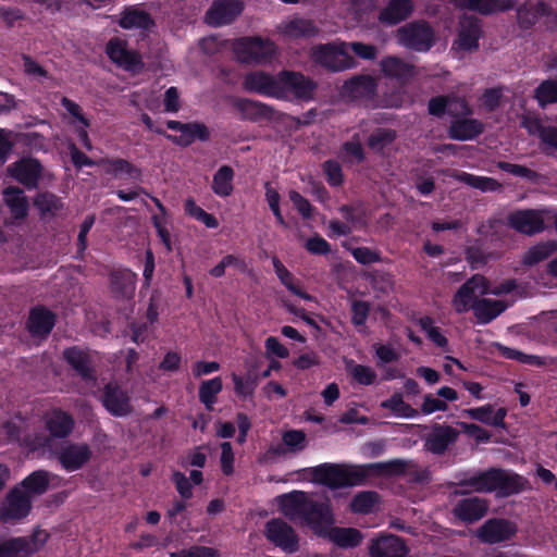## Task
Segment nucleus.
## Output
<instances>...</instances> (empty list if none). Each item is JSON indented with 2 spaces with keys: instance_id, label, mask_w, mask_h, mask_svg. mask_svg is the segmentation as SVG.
I'll return each instance as SVG.
<instances>
[{
  "instance_id": "nucleus-1",
  "label": "nucleus",
  "mask_w": 557,
  "mask_h": 557,
  "mask_svg": "<svg viewBox=\"0 0 557 557\" xmlns=\"http://www.w3.org/2000/svg\"><path fill=\"white\" fill-rule=\"evenodd\" d=\"M407 468V461L392 459L355 467L324 462L309 468L308 471L310 473V480L313 483L327 486L331 490H337L362 485L370 478L400 476L406 473Z\"/></svg>"
},
{
  "instance_id": "nucleus-2",
  "label": "nucleus",
  "mask_w": 557,
  "mask_h": 557,
  "mask_svg": "<svg viewBox=\"0 0 557 557\" xmlns=\"http://www.w3.org/2000/svg\"><path fill=\"white\" fill-rule=\"evenodd\" d=\"M453 484L466 487V490H455L454 495H466L470 492H497L499 496L508 497L525 490L528 480L516 472L492 467L470 476L465 475Z\"/></svg>"
},
{
  "instance_id": "nucleus-3",
  "label": "nucleus",
  "mask_w": 557,
  "mask_h": 557,
  "mask_svg": "<svg viewBox=\"0 0 557 557\" xmlns=\"http://www.w3.org/2000/svg\"><path fill=\"white\" fill-rule=\"evenodd\" d=\"M277 499L281 510L285 516L302 519L319 535H323L325 528L334 521L331 506L327 502L315 500L302 491L283 494Z\"/></svg>"
},
{
  "instance_id": "nucleus-4",
  "label": "nucleus",
  "mask_w": 557,
  "mask_h": 557,
  "mask_svg": "<svg viewBox=\"0 0 557 557\" xmlns=\"http://www.w3.org/2000/svg\"><path fill=\"white\" fill-rule=\"evenodd\" d=\"M397 42L416 52H428L435 44L432 26L424 20L412 21L396 32Z\"/></svg>"
},
{
  "instance_id": "nucleus-5",
  "label": "nucleus",
  "mask_w": 557,
  "mask_h": 557,
  "mask_svg": "<svg viewBox=\"0 0 557 557\" xmlns=\"http://www.w3.org/2000/svg\"><path fill=\"white\" fill-rule=\"evenodd\" d=\"M165 125L169 129L180 132L181 134L178 136L171 135L163 128H157L156 134L164 136L168 140L178 147L186 148L193 145L196 140L206 143L211 138L209 127L202 122L193 121L183 123L181 121L169 120Z\"/></svg>"
},
{
  "instance_id": "nucleus-6",
  "label": "nucleus",
  "mask_w": 557,
  "mask_h": 557,
  "mask_svg": "<svg viewBox=\"0 0 557 557\" xmlns=\"http://www.w3.org/2000/svg\"><path fill=\"white\" fill-rule=\"evenodd\" d=\"M48 533L36 528L29 535L0 540V557H32L47 542Z\"/></svg>"
},
{
  "instance_id": "nucleus-7",
  "label": "nucleus",
  "mask_w": 557,
  "mask_h": 557,
  "mask_svg": "<svg viewBox=\"0 0 557 557\" xmlns=\"http://www.w3.org/2000/svg\"><path fill=\"white\" fill-rule=\"evenodd\" d=\"M234 53L242 63H265L275 54V45L270 39L242 37L233 45Z\"/></svg>"
},
{
  "instance_id": "nucleus-8",
  "label": "nucleus",
  "mask_w": 557,
  "mask_h": 557,
  "mask_svg": "<svg viewBox=\"0 0 557 557\" xmlns=\"http://www.w3.org/2000/svg\"><path fill=\"white\" fill-rule=\"evenodd\" d=\"M282 99L292 95L294 99L309 102L313 100L318 89V83L301 72L283 70L280 72V85Z\"/></svg>"
},
{
  "instance_id": "nucleus-9",
  "label": "nucleus",
  "mask_w": 557,
  "mask_h": 557,
  "mask_svg": "<svg viewBox=\"0 0 557 557\" xmlns=\"http://www.w3.org/2000/svg\"><path fill=\"white\" fill-rule=\"evenodd\" d=\"M104 52L112 63L131 74H139L145 67L140 52L135 49H128L127 41L120 37L110 38L106 45Z\"/></svg>"
},
{
  "instance_id": "nucleus-10",
  "label": "nucleus",
  "mask_w": 557,
  "mask_h": 557,
  "mask_svg": "<svg viewBox=\"0 0 557 557\" xmlns=\"http://www.w3.org/2000/svg\"><path fill=\"white\" fill-rule=\"evenodd\" d=\"M8 175L27 190L39 187L44 178L45 168L39 159L32 156H23L7 168Z\"/></svg>"
},
{
  "instance_id": "nucleus-11",
  "label": "nucleus",
  "mask_w": 557,
  "mask_h": 557,
  "mask_svg": "<svg viewBox=\"0 0 557 557\" xmlns=\"http://www.w3.org/2000/svg\"><path fill=\"white\" fill-rule=\"evenodd\" d=\"M315 63L332 72H341L356 65L355 59L348 51L347 44L320 45L313 50Z\"/></svg>"
},
{
  "instance_id": "nucleus-12",
  "label": "nucleus",
  "mask_w": 557,
  "mask_h": 557,
  "mask_svg": "<svg viewBox=\"0 0 557 557\" xmlns=\"http://www.w3.org/2000/svg\"><path fill=\"white\" fill-rule=\"evenodd\" d=\"M490 293V283L481 274H474L467 280L456 292L453 298V307L457 313H465L472 309L473 304L479 300L478 296Z\"/></svg>"
},
{
  "instance_id": "nucleus-13",
  "label": "nucleus",
  "mask_w": 557,
  "mask_h": 557,
  "mask_svg": "<svg viewBox=\"0 0 557 557\" xmlns=\"http://www.w3.org/2000/svg\"><path fill=\"white\" fill-rule=\"evenodd\" d=\"M267 540L284 553L294 554L299 550V537L294 528L281 518H273L264 525Z\"/></svg>"
},
{
  "instance_id": "nucleus-14",
  "label": "nucleus",
  "mask_w": 557,
  "mask_h": 557,
  "mask_svg": "<svg viewBox=\"0 0 557 557\" xmlns=\"http://www.w3.org/2000/svg\"><path fill=\"white\" fill-rule=\"evenodd\" d=\"M32 510V498L20 486L12 487L0 507V521L3 523L18 522Z\"/></svg>"
},
{
  "instance_id": "nucleus-15",
  "label": "nucleus",
  "mask_w": 557,
  "mask_h": 557,
  "mask_svg": "<svg viewBox=\"0 0 557 557\" xmlns=\"http://www.w3.org/2000/svg\"><path fill=\"white\" fill-rule=\"evenodd\" d=\"M57 460L66 472L83 469L91 457L92 450L87 443H66L57 451Z\"/></svg>"
},
{
  "instance_id": "nucleus-16",
  "label": "nucleus",
  "mask_w": 557,
  "mask_h": 557,
  "mask_svg": "<svg viewBox=\"0 0 557 557\" xmlns=\"http://www.w3.org/2000/svg\"><path fill=\"white\" fill-rule=\"evenodd\" d=\"M516 533L515 522L505 518H491L478 529L476 536L482 543L494 545L511 540Z\"/></svg>"
},
{
  "instance_id": "nucleus-17",
  "label": "nucleus",
  "mask_w": 557,
  "mask_h": 557,
  "mask_svg": "<svg viewBox=\"0 0 557 557\" xmlns=\"http://www.w3.org/2000/svg\"><path fill=\"white\" fill-rule=\"evenodd\" d=\"M242 0H214L205 15V22L212 27L232 24L244 11Z\"/></svg>"
},
{
  "instance_id": "nucleus-18",
  "label": "nucleus",
  "mask_w": 557,
  "mask_h": 557,
  "mask_svg": "<svg viewBox=\"0 0 557 557\" xmlns=\"http://www.w3.org/2000/svg\"><path fill=\"white\" fill-rule=\"evenodd\" d=\"M507 225L520 234L533 236L545 230L541 211L535 209H517L507 215Z\"/></svg>"
},
{
  "instance_id": "nucleus-19",
  "label": "nucleus",
  "mask_w": 557,
  "mask_h": 557,
  "mask_svg": "<svg viewBox=\"0 0 557 557\" xmlns=\"http://www.w3.org/2000/svg\"><path fill=\"white\" fill-rule=\"evenodd\" d=\"M458 437L459 431L454 426L434 423L424 437V448L433 455L442 456L458 441Z\"/></svg>"
},
{
  "instance_id": "nucleus-20",
  "label": "nucleus",
  "mask_w": 557,
  "mask_h": 557,
  "mask_svg": "<svg viewBox=\"0 0 557 557\" xmlns=\"http://www.w3.org/2000/svg\"><path fill=\"white\" fill-rule=\"evenodd\" d=\"M63 359L84 382H97L96 369L88 350L78 346L67 347L63 350Z\"/></svg>"
},
{
  "instance_id": "nucleus-21",
  "label": "nucleus",
  "mask_w": 557,
  "mask_h": 557,
  "mask_svg": "<svg viewBox=\"0 0 557 557\" xmlns=\"http://www.w3.org/2000/svg\"><path fill=\"white\" fill-rule=\"evenodd\" d=\"M233 107L240 113V120L250 122L273 121L278 113L273 106L248 98H236Z\"/></svg>"
},
{
  "instance_id": "nucleus-22",
  "label": "nucleus",
  "mask_w": 557,
  "mask_h": 557,
  "mask_svg": "<svg viewBox=\"0 0 557 557\" xmlns=\"http://www.w3.org/2000/svg\"><path fill=\"white\" fill-rule=\"evenodd\" d=\"M280 85V73L276 77L273 75L262 72L256 71L248 73L244 78V89L249 92H256L262 96L272 97V98H281V89Z\"/></svg>"
},
{
  "instance_id": "nucleus-23",
  "label": "nucleus",
  "mask_w": 557,
  "mask_h": 557,
  "mask_svg": "<svg viewBox=\"0 0 557 557\" xmlns=\"http://www.w3.org/2000/svg\"><path fill=\"white\" fill-rule=\"evenodd\" d=\"M111 293L117 300H129L135 295L137 274L129 269H113L109 274Z\"/></svg>"
},
{
  "instance_id": "nucleus-24",
  "label": "nucleus",
  "mask_w": 557,
  "mask_h": 557,
  "mask_svg": "<svg viewBox=\"0 0 557 557\" xmlns=\"http://www.w3.org/2000/svg\"><path fill=\"white\" fill-rule=\"evenodd\" d=\"M101 399L103 407L114 417H125L132 411L127 393L116 384L108 383Z\"/></svg>"
},
{
  "instance_id": "nucleus-25",
  "label": "nucleus",
  "mask_w": 557,
  "mask_h": 557,
  "mask_svg": "<svg viewBox=\"0 0 557 557\" xmlns=\"http://www.w3.org/2000/svg\"><path fill=\"white\" fill-rule=\"evenodd\" d=\"M488 510V502L478 496L460 499L453 508V515L465 523L482 519Z\"/></svg>"
},
{
  "instance_id": "nucleus-26",
  "label": "nucleus",
  "mask_w": 557,
  "mask_h": 557,
  "mask_svg": "<svg viewBox=\"0 0 557 557\" xmlns=\"http://www.w3.org/2000/svg\"><path fill=\"white\" fill-rule=\"evenodd\" d=\"M343 91L354 100L370 101L376 96L377 83L370 75H357L344 83Z\"/></svg>"
},
{
  "instance_id": "nucleus-27",
  "label": "nucleus",
  "mask_w": 557,
  "mask_h": 557,
  "mask_svg": "<svg viewBox=\"0 0 557 557\" xmlns=\"http://www.w3.org/2000/svg\"><path fill=\"white\" fill-rule=\"evenodd\" d=\"M75 426L73 416L60 408L51 410L45 417V429L51 438H66L69 437Z\"/></svg>"
},
{
  "instance_id": "nucleus-28",
  "label": "nucleus",
  "mask_w": 557,
  "mask_h": 557,
  "mask_svg": "<svg viewBox=\"0 0 557 557\" xmlns=\"http://www.w3.org/2000/svg\"><path fill=\"white\" fill-rule=\"evenodd\" d=\"M408 552L405 541L393 534L374 540L369 548L371 557H407Z\"/></svg>"
},
{
  "instance_id": "nucleus-29",
  "label": "nucleus",
  "mask_w": 557,
  "mask_h": 557,
  "mask_svg": "<svg viewBox=\"0 0 557 557\" xmlns=\"http://www.w3.org/2000/svg\"><path fill=\"white\" fill-rule=\"evenodd\" d=\"M414 11L412 0H388L379 12V21L387 26L398 25L408 20Z\"/></svg>"
},
{
  "instance_id": "nucleus-30",
  "label": "nucleus",
  "mask_w": 557,
  "mask_h": 557,
  "mask_svg": "<svg viewBox=\"0 0 557 557\" xmlns=\"http://www.w3.org/2000/svg\"><path fill=\"white\" fill-rule=\"evenodd\" d=\"M381 70L384 76L396 79L400 84L411 81L417 72L413 64L406 62L399 57L388 55L382 59Z\"/></svg>"
},
{
  "instance_id": "nucleus-31",
  "label": "nucleus",
  "mask_w": 557,
  "mask_h": 557,
  "mask_svg": "<svg viewBox=\"0 0 557 557\" xmlns=\"http://www.w3.org/2000/svg\"><path fill=\"white\" fill-rule=\"evenodd\" d=\"M117 24L123 29L150 30L156 26L152 16L136 5H127L120 13Z\"/></svg>"
},
{
  "instance_id": "nucleus-32",
  "label": "nucleus",
  "mask_w": 557,
  "mask_h": 557,
  "mask_svg": "<svg viewBox=\"0 0 557 557\" xmlns=\"http://www.w3.org/2000/svg\"><path fill=\"white\" fill-rule=\"evenodd\" d=\"M55 325V314L45 307L30 310L27 330L33 336L47 337Z\"/></svg>"
},
{
  "instance_id": "nucleus-33",
  "label": "nucleus",
  "mask_w": 557,
  "mask_h": 557,
  "mask_svg": "<svg viewBox=\"0 0 557 557\" xmlns=\"http://www.w3.org/2000/svg\"><path fill=\"white\" fill-rule=\"evenodd\" d=\"M483 132L484 124L482 121L467 116L454 119L448 127L449 138L460 141L475 139Z\"/></svg>"
},
{
  "instance_id": "nucleus-34",
  "label": "nucleus",
  "mask_w": 557,
  "mask_h": 557,
  "mask_svg": "<svg viewBox=\"0 0 557 557\" xmlns=\"http://www.w3.org/2000/svg\"><path fill=\"white\" fill-rule=\"evenodd\" d=\"M462 413L470 419L482 422L486 425L494 428L506 426L505 418L507 416V409L504 407L494 411V407L491 404H486L481 407L465 409Z\"/></svg>"
},
{
  "instance_id": "nucleus-35",
  "label": "nucleus",
  "mask_w": 557,
  "mask_h": 557,
  "mask_svg": "<svg viewBox=\"0 0 557 557\" xmlns=\"http://www.w3.org/2000/svg\"><path fill=\"white\" fill-rule=\"evenodd\" d=\"M3 202L15 220H24L28 215L29 202L24 190L18 186H8L3 189Z\"/></svg>"
},
{
  "instance_id": "nucleus-36",
  "label": "nucleus",
  "mask_w": 557,
  "mask_h": 557,
  "mask_svg": "<svg viewBox=\"0 0 557 557\" xmlns=\"http://www.w3.org/2000/svg\"><path fill=\"white\" fill-rule=\"evenodd\" d=\"M507 308L508 304L506 301L491 298H481L472 306L474 317L480 324H488Z\"/></svg>"
},
{
  "instance_id": "nucleus-37",
  "label": "nucleus",
  "mask_w": 557,
  "mask_h": 557,
  "mask_svg": "<svg viewBox=\"0 0 557 557\" xmlns=\"http://www.w3.org/2000/svg\"><path fill=\"white\" fill-rule=\"evenodd\" d=\"M272 264L274 272L280 280L281 284L284 285L292 294L298 296L306 301H313L314 297L309 293L301 289L294 274L283 264L278 257H272Z\"/></svg>"
},
{
  "instance_id": "nucleus-38",
  "label": "nucleus",
  "mask_w": 557,
  "mask_h": 557,
  "mask_svg": "<svg viewBox=\"0 0 557 557\" xmlns=\"http://www.w3.org/2000/svg\"><path fill=\"white\" fill-rule=\"evenodd\" d=\"M547 11V3L544 1L525 2L517 10V20L519 27L522 29H530Z\"/></svg>"
},
{
  "instance_id": "nucleus-39",
  "label": "nucleus",
  "mask_w": 557,
  "mask_h": 557,
  "mask_svg": "<svg viewBox=\"0 0 557 557\" xmlns=\"http://www.w3.org/2000/svg\"><path fill=\"white\" fill-rule=\"evenodd\" d=\"M282 33L292 39L312 38L319 34V28L312 20L295 17L283 25Z\"/></svg>"
},
{
  "instance_id": "nucleus-40",
  "label": "nucleus",
  "mask_w": 557,
  "mask_h": 557,
  "mask_svg": "<svg viewBox=\"0 0 557 557\" xmlns=\"http://www.w3.org/2000/svg\"><path fill=\"white\" fill-rule=\"evenodd\" d=\"M50 485V473L47 470L39 469L25 476L20 483V487L29 495L40 496L45 494Z\"/></svg>"
},
{
  "instance_id": "nucleus-41",
  "label": "nucleus",
  "mask_w": 557,
  "mask_h": 557,
  "mask_svg": "<svg viewBox=\"0 0 557 557\" xmlns=\"http://www.w3.org/2000/svg\"><path fill=\"white\" fill-rule=\"evenodd\" d=\"M235 394L242 399L251 398L259 385V374L250 369L244 375L232 373Z\"/></svg>"
},
{
  "instance_id": "nucleus-42",
  "label": "nucleus",
  "mask_w": 557,
  "mask_h": 557,
  "mask_svg": "<svg viewBox=\"0 0 557 557\" xmlns=\"http://www.w3.org/2000/svg\"><path fill=\"white\" fill-rule=\"evenodd\" d=\"M222 389L223 381L221 376L201 381L198 388V398L208 411H212L214 409V404L218 401V395Z\"/></svg>"
},
{
  "instance_id": "nucleus-43",
  "label": "nucleus",
  "mask_w": 557,
  "mask_h": 557,
  "mask_svg": "<svg viewBox=\"0 0 557 557\" xmlns=\"http://www.w3.org/2000/svg\"><path fill=\"white\" fill-rule=\"evenodd\" d=\"M557 251L556 240H546L531 246L522 257V263L527 267H534L548 259Z\"/></svg>"
},
{
  "instance_id": "nucleus-44",
  "label": "nucleus",
  "mask_w": 557,
  "mask_h": 557,
  "mask_svg": "<svg viewBox=\"0 0 557 557\" xmlns=\"http://www.w3.org/2000/svg\"><path fill=\"white\" fill-rule=\"evenodd\" d=\"M331 542L342 548L357 547L362 541V534L355 528L334 527L327 533Z\"/></svg>"
},
{
  "instance_id": "nucleus-45",
  "label": "nucleus",
  "mask_w": 557,
  "mask_h": 557,
  "mask_svg": "<svg viewBox=\"0 0 557 557\" xmlns=\"http://www.w3.org/2000/svg\"><path fill=\"white\" fill-rule=\"evenodd\" d=\"M33 203L35 208L39 211L41 218L48 215L55 216L58 212L63 209V202L61 201V199L50 191L38 193L34 197Z\"/></svg>"
},
{
  "instance_id": "nucleus-46",
  "label": "nucleus",
  "mask_w": 557,
  "mask_h": 557,
  "mask_svg": "<svg viewBox=\"0 0 557 557\" xmlns=\"http://www.w3.org/2000/svg\"><path fill=\"white\" fill-rule=\"evenodd\" d=\"M235 172L230 165H222L213 175L211 188L220 197H227L233 193Z\"/></svg>"
},
{
  "instance_id": "nucleus-47",
  "label": "nucleus",
  "mask_w": 557,
  "mask_h": 557,
  "mask_svg": "<svg viewBox=\"0 0 557 557\" xmlns=\"http://www.w3.org/2000/svg\"><path fill=\"white\" fill-rule=\"evenodd\" d=\"M381 407L391 410L394 416L398 418L413 419L419 416V411L411 405L405 403L403 395L398 392L383 400Z\"/></svg>"
},
{
  "instance_id": "nucleus-48",
  "label": "nucleus",
  "mask_w": 557,
  "mask_h": 557,
  "mask_svg": "<svg viewBox=\"0 0 557 557\" xmlns=\"http://www.w3.org/2000/svg\"><path fill=\"white\" fill-rule=\"evenodd\" d=\"M103 162L109 165V168L107 169V173L115 177H121L123 174H125L128 178L132 180L141 178V170L125 159H107Z\"/></svg>"
},
{
  "instance_id": "nucleus-49",
  "label": "nucleus",
  "mask_w": 557,
  "mask_h": 557,
  "mask_svg": "<svg viewBox=\"0 0 557 557\" xmlns=\"http://www.w3.org/2000/svg\"><path fill=\"white\" fill-rule=\"evenodd\" d=\"M533 97L542 109H545L548 104L557 103V79L548 78L540 83Z\"/></svg>"
},
{
  "instance_id": "nucleus-50",
  "label": "nucleus",
  "mask_w": 557,
  "mask_h": 557,
  "mask_svg": "<svg viewBox=\"0 0 557 557\" xmlns=\"http://www.w3.org/2000/svg\"><path fill=\"white\" fill-rule=\"evenodd\" d=\"M457 178L459 182L481 191H495L500 188V183L493 177L461 172Z\"/></svg>"
},
{
  "instance_id": "nucleus-51",
  "label": "nucleus",
  "mask_w": 557,
  "mask_h": 557,
  "mask_svg": "<svg viewBox=\"0 0 557 557\" xmlns=\"http://www.w3.org/2000/svg\"><path fill=\"white\" fill-rule=\"evenodd\" d=\"M498 350L500 355L509 360H516L523 364L534 366V367H545L547 364L545 358L536 355H528L523 351H520L515 348H510L504 345H498Z\"/></svg>"
},
{
  "instance_id": "nucleus-52",
  "label": "nucleus",
  "mask_w": 557,
  "mask_h": 557,
  "mask_svg": "<svg viewBox=\"0 0 557 557\" xmlns=\"http://www.w3.org/2000/svg\"><path fill=\"white\" fill-rule=\"evenodd\" d=\"M379 502L375 491H362L357 493L350 502V510L355 513H369Z\"/></svg>"
},
{
  "instance_id": "nucleus-53",
  "label": "nucleus",
  "mask_w": 557,
  "mask_h": 557,
  "mask_svg": "<svg viewBox=\"0 0 557 557\" xmlns=\"http://www.w3.org/2000/svg\"><path fill=\"white\" fill-rule=\"evenodd\" d=\"M535 129L541 145L543 146L542 151L545 154L557 152V127L554 125H543L537 122Z\"/></svg>"
},
{
  "instance_id": "nucleus-54",
  "label": "nucleus",
  "mask_w": 557,
  "mask_h": 557,
  "mask_svg": "<svg viewBox=\"0 0 557 557\" xmlns=\"http://www.w3.org/2000/svg\"><path fill=\"white\" fill-rule=\"evenodd\" d=\"M422 331L426 333L428 338L440 348H446L447 337L442 333L438 326H434V320L430 315H423L417 320Z\"/></svg>"
},
{
  "instance_id": "nucleus-55",
  "label": "nucleus",
  "mask_w": 557,
  "mask_h": 557,
  "mask_svg": "<svg viewBox=\"0 0 557 557\" xmlns=\"http://www.w3.org/2000/svg\"><path fill=\"white\" fill-rule=\"evenodd\" d=\"M347 369L352 380L360 385L369 386L376 380V372L371 367L354 363L351 360Z\"/></svg>"
},
{
  "instance_id": "nucleus-56",
  "label": "nucleus",
  "mask_w": 557,
  "mask_h": 557,
  "mask_svg": "<svg viewBox=\"0 0 557 557\" xmlns=\"http://www.w3.org/2000/svg\"><path fill=\"white\" fill-rule=\"evenodd\" d=\"M481 28L476 23H470L458 35L459 47L463 50H472L479 47Z\"/></svg>"
},
{
  "instance_id": "nucleus-57",
  "label": "nucleus",
  "mask_w": 557,
  "mask_h": 557,
  "mask_svg": "<svg viewBox=\"0 0 557 557\" xmlns=\"http://www.w3.org/2000/svg\"><path fill=\"white\" fill-rule=\"evenodd\" d=\"M396 131L392 128H376L368 138V146L373 150H383L396 139Z\"/></svg>"
},
{
  "instance_id": "nucleus-58",
  "label": "nucleus",
  "mask_w": 557,
  "mask_h": 557,
  "mask_svg": "<svg viewBox=\"0 0 557 557\" xmlns=\"http://www.w3.org/2000/svg\"><path fill=\"white\" fill-rule=\"evenodd\" d=\"M497 168L506 173L525 178L532 183H536L540 178V174L536 171L529 169L525 165L499 161L497 162Z\"/></svg>"
},
{
  "instance_id": "nucleus-59",
  "label": "nucleus",
  "mask_w": 557,
  "mask_h": 557,
  "mask_svg": "<svg viewBox=\"0 0 557 557\" xmlns=\"http://www.w3.org/2000/svg\"><path fill=\"white\" fill-rule=\"evenodd\" d=\"M322 169L326 177V181L331 186L337 187L343 184V170L341 164L336 160L329 159L324 161L322 164Z\"/></svg>"
},
{
  "instance_id": "nucleus-60",
  "label": "nucleus",
  "mask_w": 557,
  "mask_h": 557,
  "mask_svg": "<svg viewBox=\"0 0 557 557\" xmlns=\"http://www.w3.org/2000/svg\"><path fill=\"white\" fill-rule=\"evenodd\" d=\"M449 96V106L447 108V113L455 117L460 119L463 116H469L473 113V110L471 106L468 103V101L462 98L455 95H448Z\"/></svg>"
},
{
  "instance_id": "nucleus-61",
  "label": "nucleus",
  "mask_w": 557,
  "mask_h": 557,
  "mask_svg": "<svg viewBox=\"0 0 557 557\" xmlns=\"http://www.w3.org/2000/svg\"><path fill=\"white\" fill-rule=\"evenodd\" d=\"M288 197L293 202L295 209L304 219H311L313 216V206L300 193L292 189L288 193Z\"/></svg>"
},
{
  "instance_id": "nucleus-62",
  "label": "nucleus",
  "mask_w": 557,
  "mask_h": 557,
  "mask_svg": "<svg viewBox=\"0 0 557 557\" xmlns=\"http://www.w3.org/2000/svg\"><path fill=\"white\" fill-rule=\"evenodd\" d=\"M171 481L182 499H190L193 497V485L189 479L181 471H174Z\"/></svg>"
},
{
  "instance_id": "nucleus-63",
  "label": "nucleus",
  "mask_w": 557,
  "mask_h": 557,
  "mask_svg": "<svg viewBox=\"0 0 557 557\" xmlns=\"http://www.w3.org/2000/svg\"><path fill=\"white\" fill-rule=\"evenodd\" d=\"M370 313V305L364 300H354L351 304V323L355 326H363Z\"/></svg>"
},
{
  "instance_id": "nucleus-64",
  "label": "nucleus",
  "mask_w": 557,
  "mask_h": 557,
  "mask_svg": "<svg viewBox=\"0 0 557 557\" xmlns=\"http://www.w3.org/2000/svg\"><path fill=\"white\" fill-rule=\"evenodd\" d=\"M305 248L312 255L325 256L331 252V245L321 235L314 234L309 237L305 244Z\"/></svg>"
}]
</instances>
